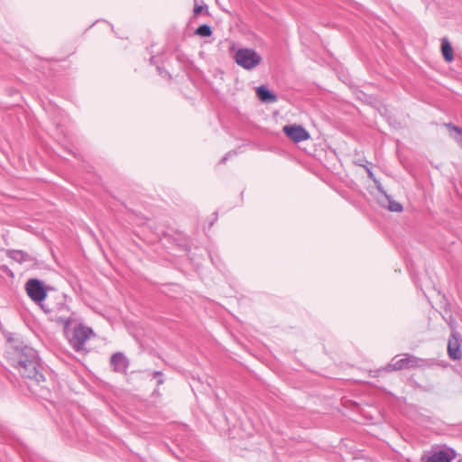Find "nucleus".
<instances>
[{"label":"nucleus","instance_id":"1","mask_svg":"<svg viewBox=\"0 0 462 462\" xmlns=\"http://www.w3.org/2000/svg\"><path fill=\"white\" fill-rule=\"evenodd\" d=\"M12 360L22 376L40 383L44 376L40 371L41 364L35 349L28 346H16L12 353Z\"/></svg>","mask_w":462,"mask_h":462},{"label":"nucleus","instance_id":"2","mask_svg":"<svg viewBox=\"0 0 462 462\" xmlns=\"http://www.w3.org/2000/svg\"><path fill=\"white\" fill-rule=\"evenodd\" d=\"M432 362L422 359L411 354H402L394 356L385 368L387 371H400L402 369L420 368L432 365Z\"/></svg>","mask_w":462,"mask_h":462},{"label":"nucleus","instance_id":"3","mask_svg":"<svg viewBox=\"0 0 462 462\" xmlns=\"http://www.w3.org/2000/svg\"><path fill=\"white\" fill-rule=\"evenodd\" d=\"M234 58L237 65L248 70L256 68L262 61L261 55L249 48L237 50Z\"/></svg>","mask_w":462,"mask_h":462},{"label":"nucleus","instance_id":"4","mask_svg":"<svg viewBox=\"0 0 462 462\" xmlns=\"http://www.w3.org/2000/svg\"><path fill=\"white\" fill-rule=\"evenodd\" d=\"M46 312H50L51 320L58 324L63 325L64 330L67 333L72 322V313L65 303H59L54 309H44Z\"/></svg>","mask_w":462,"mask_h":462},{"label":"nucleus","instance_id":"5","mask_svg":"<svg viewBox=\"0 0 462 462\" xmlns=\"http://www.w3.org/2000/svg\"><path fill=\"white\" fill-rule=\"evenodd\" d=\"M91 334L92 330L90 328L79 325L73 329L71 335L66 336L70 346L76 351H81L84 349V345L86 341L90 337Z\"/></svg>","mask_w":462,"mask_h":462},{"label":"nucleus","instance_id":"6","mask_svg":"<svg viewBox=\"0 0 462 462\" xmlns=\"http://www.w3.org/2000/svg\"><path fill=\"white\" fill-rule=\"evenodd\" d=\"M28 296L35 302H41L46 298V291L37 279H30L25 284Z\"/></svg>","mask_w":462,"mask_h":462},{"label":"nucleus","instance_id":"7","mask_svg":"<svg viewBox=\"0 0 462 462\" xmlns=\"http://www.w3.org/2000/svg\"><path fill=\"white\" fill-rule=\"evenodd\" d=\"M374 181L376 185L377 190L383 195V198L379 199L380 204L386 208L389 211L392 212H402L403 208L402 206L393 200L389 195H387L386 191L383 189L382 184L374 179Z\"/></svg>","mask_w":462,"mask_h":462},{"label":"nucleus","instance_id":"8","mask_svg":"<svg viewBox=\"0 0 462 462\" xmlns=\"http://www.w3.org/2000/svg\"><path fill=\"white\" fill-rule=\"evenodd\" d=\"M284 134L293 142L300 143L310 138V134L301 125H289L283 127Z\"/></svg>","mask_w":462,"mask_h":462},{"label":"nucleus","instance_id":"9","mask_svg":"<svg viewBox=\"0 0 462 462\" xmlns=\"http://www.w3.org/2000/svg\"><path fill=\"white\" fill-rule=\"evenodd\" d=\"M448 355L452 360H460L462 351L460 349L459 334L453 330L448 343Z\"/></svg>","mask_w":462,"mask_h":462},{"label":"nucleus","instance_id":"10","mask_svg":"<svg viewBox=\"0 0 462 462\" xmlns=\"http://www.w3.org/2000/svg\"><path fill=\"white\" fill-rule=\"evenodd\" d=\"M110 365L115 372L125 373L128 368L129 362L124 354L118 352L112 355L110 357Z\"/></svg>","mask_w":462,"mask_h":462},{"label":"nucleus","instance_id":"11","mask_svg":"<svg viewBox=\"0 0 462 462\" xmlns=\"http://www.w3.org/2000/svg\"><path fill=\"white\" fill-rule=\"evenodd\" d=\"M7 255L20 263H27L29 266L35 263V258L22 250H9Z\"/></svg>","mask_w":462,"mask_h":462},{"label":"nucleus","instance_id":"12","mask_svg":"<svg viewBox=\"0 0 462 462\" xmlns=\"http://www.w3.org/2000/svg\"><path fill=\"white\" fill-rule=\"evenodd\" d=\"M453 457L448 451L439 450L429 456L426 462H451Z\"/></svg>","mask_w":462,"mask_h":462},{"label":"nucleus","instance_id":"13","mask_svg":"<svg viewBox=\"0 0 462 462\" xmlns=\"http://www.w3.org/2000/svg\"><path fill=\"white\" fill-rule=\"evenodd\" d=\"M441 52L444 60L447 62H451L454 60L453 48L448 39L446 37L441 39Z\"/></svg>","mask_w":462,"mask_h":462},{"label":"nucleus","instance_id":"14","mask_svg":"<svg viewBox=\"0 0 462 462\" xmlns=\"http://www.w3.org/2000/svg\"><path fill=\"white\" fill-rule=\"evenodd\" d=\"M256 93L259 99L263 102L273 103L277 100V97L264 86L257 88Z\"/></svg>","mask_w":462,"mask_h":462},{"label":"nucleus","instance_id":"15","mask_svg":"<svg viewBox=\"0 0 462 462\" xmlns=\"http://www.w3.org/2000/svg\"><path fill=\"white\" fill-rule=\"evenodd\" d=\"M447 127L455 132L453 137L457 144L462 148V128L453 125L452 124H448Z\"/></svg>","mask_w":462,"mask_h":462},{"label":"nucleus","instance_id":"16","mask_svg":"<svg viewBox=\"0 0 462 462\" xmlns=\"http://www.w3.org/2000/svg\"><path fill=\"white\" fill-rule=\"evenodd\" d=\"M195 33L201 37H209L212 34V30L209 25L202 24L197 28Z\"/></svg>","mask_w":462,"mask_h":462},{"label":"nucleus","instance_id":"17","mask_svg":"<svg viewBox=\"0 0 462 462\" xmlns=\"http://www.w3.org/2000/svg\"><path fill=\"white\" fill-rule=\"evenodd\" d=\"M203 10H205V11H206V14H208V6H207V5H205V6H203V5H199L198 4V0H195L194 10H193L194 14L197 16V15H199V14H201Z\"/></svg>","mask_w":462,"mask_h":462},{"label":"nucleus","instance_id":"18","mask_svg":"<svg viewBox=\"0 0 462 462\" xmlns=\"http://www.w3.org/2000/svg\"><path fill=\"white\" fill-rule=\"evenodd\" d=\"M153 377L154 378H157V384L158 385H161L163 383V379H162V373L161 371H154L153 374H152Z\"/></svg>","mask_w":462,"mask_h":462},{"label":"nucleus","instance_id":"19","mask_svg":"<svg viewBox=\"0 0 462 462\" xmlns=\"http://www.w3.org/2000/svg\"><path fill=\"white\" fill-rule=\"evenodd\" d=\"M232 153H233V152H227V153H226V154L222 158V160H221V163H225V162L227 161V158H228L229 156H231V155H232Z\"/></svg>","mask_w":462,"mask_h":462},{"label":"nucleus","instance_id":"20","mask_svg":"<svg viewBox=\"0 0 462 462\" xmlns=\"http://www.w3.org/2000/svg\"><path fill=\"white\" fill-rule=\"evenodd\" d=\"M367 172H368L369 177L373 179V177H374L373 172L369 169H367Z\"/></svg>","mask_w":462,"mask_h":462}]
</instances>
